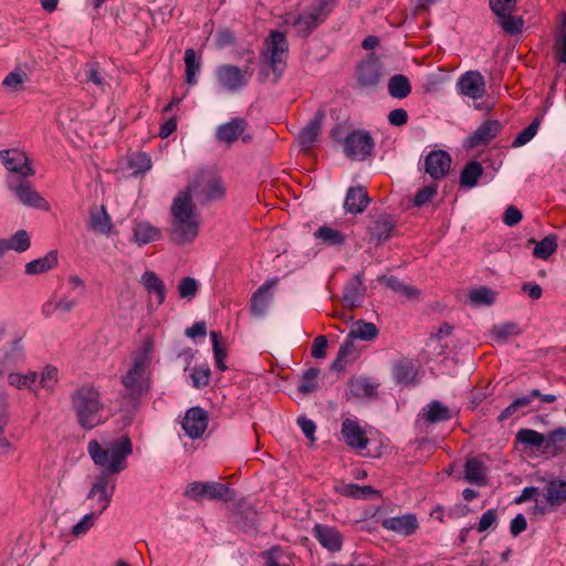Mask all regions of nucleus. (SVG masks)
Returning <instances> with one entry per match:
<instances>
[{
  "instance_id": "nucleus-41",
  "label": "nucleus",
  "mask_w": 566,
  "mask_h": 566,
  "mask_svg": "<svg viewBox=\"0 0 566 566\" xmlns=\"http://www.w3.org/2000/svg\"><path fill=\"white\" fill-rule=\"evenodd\" d=\"M57 264V252L50 251L44 256L35 259L25 264L28 275H38L48 272Z\"/></svg>"
},
{
  "instance_id": "nucleus-62",
  "label": "nucleus",
  "mask_w": 566,
  "mask_h": 566,
  "mask_svg": "<svg viewBox=\"0 0 566 566\" xmlns=\"http://www.w3.org/2000/svg\"><path fill=\"white\" fill-rule=\"evenodd\" d=\"M491 11L496 15L513 12L516 8V0H489Z\"/></svg>"
},
{
  "instance_id": "nucleus-63",
  "label": "nucleus",
  "mask_w": 566,
  "mask_h": 566,
  "mask_svg": "<svg viewBox=\"0 0 566 566\" xmlns=\"http://www.w3.org/2000/svg\"><path fill=\"white\" fill-rule=\"evenodd\" d=\"M224 188L219 179H212L206 187L207 200H220L224 196Z\"/></svg>"
},
{
  "instance_id": "nucleus-11",
  "label": "nucleus",
  "mask_w": 566,
  "mask_h": 566,
  "mask_svg": "<svg viewBox=\"0 0 566 566\" xmlns=\"http://www.w3.org/2000/svg\"><path fill=\"white\" fill-rule=\"evenodd\" d=\"M216 78L218 83L230 92H237L245 87L250 82L248 71H241V67L233 64H221L216 69Z\"/></svg>"
},
{
  "instance_id": "nucleus-6",
  "label": "nucleus",
  "mask_w": 566,
  "mask_h": 566,
  "mask_svg": "<svg viewBox=\"0 0 566 566\" xmlns=\"http://www.w3.org/2000/svg\"><path fill=\"white\" fill-rule=\"evenodd\" d=\"M184 495L193 501H201L203 496L213 501H223L226 503L234 500V491L228 485L210 481V482H191L188 484Z\"/></svg>"
},
{
  "instance_id": "nucleus-18",
  "label": "nucleus",
  "mask_w": 566,
  "mask_h": 566,
  "mask_svg": "<svg viewBox=\"0 0 566 566\" xmlns=\"http://www.w3.org/2000/svg\"><path fill=\"white\" fill-rule=\"evenodd\" d=\"M451 163V156L446 150H432L424 159V171L433 180H440L448 175Z\"/></svg>"
},
{
  "instance_id": "nucleus-32",
  "label": "nucleus",
  "mask_w": 566,
  "mask_h": 566,
  "mask_svg": "<svg viewBox=\"0 0 566 566\" xmlns=\"http://www.w3.org/2000/svg\"><path fill=\"white\" fill-rule=\"evenodd\" d=\"M30 245L31 240L28 232L23 229L18 230L9 239H0V258L10 250H14L18 253L25 252Z\"/></svg>"
},
{
  "instance_id": "nucleus-13",
  "label": "nucleus",
  "mask_w": 566,
  "mask_h": 566,
  "mask_svg": "<svg viewBox=\"0 0 566 566\" xmlns=\"http://www.w3.org/2000/svg\"><path fill=\"white\" fill-rule=\"evenodd\" d=\"M312 535L323 548L332 554L338 553L343 548L344 536L334 526L316 523L312 530Z\"/></svg>"
},
{
  "instance_id": "nucleus-42",
  "label": "nucleus",
  "mask_w": 566,
  "mask_h": 566,
  "mask_svg": "<svg viewBox=\"0 0 566 566\" xmlns=\"http://www.w3.org/2000/svg\"><path fill=\"white\" fill-rule=\"evenodd\" d=\"M559 30L553 48L554 59L562 64H566V11L558 14Z\"/></svg>"
},
{
  "instance_id": "nucleus-16",
  "label": "nucleus",
  "mask_w": 566,
  "mask_h": 566,
  "mask_svg": "<svg viewBox=\"0 0 566 566\" xmlns=\"http://www.w3.org/2000/svg\"><path fill=\"white\" fill-rule=\"evenodd\" d=\"M208 422L209 418L207 411L197 406L186 411L181 426L189 438L198 439L205 433Z\"/></svg>"
},
{
  "instance_id": "nucleus-40",
  "label": "nucleus",
  "mask_w": 566,
  "mask_h": 566,
  "mask_svg": "<svg viewBox=\"0 0 566 566\" xmlns=\"http://www.w3.org/2000/svg\"><path fill=\"white\" fill-rule=\"evenodd\" d=\"M464 479L467 482L476 485L485 484V467L478 458H470L464 463Z\"/></svg>"
},
{
  "instance_id": "nucleus-36",
  "label": "nucleus",
  "mask_w": 566,
  "mask_h": 566,
  "mask_svg": "<svg viewBox=\"0 0 566 566\" xmlns=\"http://www.w3.org/2000/svg\"><path fill=\"white\" fill-rule=\"evenodd\" d=\"M240 505L237 506V510L232 514L233 523L244 533H251L256 531L258 524V513L253 507H247L245 510H240Z\"/></svg>"
},
{
  "instance_id": "nucleus-46",
  "label": "nucleus",
  "mask_w": 566,
  "mask_h": 566,
  "mask_svg": "<svg viewBox=\"0 0 566 566\" xmlns=\"http://www.w3.org/2000/svg\"><path fill=\"white\" fill-rule=\"evenodd\" d=\"M348 334L350 335V338H354L355 340L361 339L365 342H370L378 336L379 329L374 323L358 319L355 322L354 327Z\"/></svg>"
},
{
  "instance_id": "nucleus-35",
  "label": "nucleus",
  "mask_w": 566,
  "mask_h": 566,
  "mask_svg": "<svg viewBox=\"0 0 566 566\" xmlns=\"http://www.w3.org/2000/svg\"><path fill=\"white\" fill-rule=\"evenodd\" d=\"M140 283L149 294H155L157 296L159 305L165 302L167 293L166 285L154 271H145L140 277Z\"/></svg>"
},
{
  "instance_id": "nucleus-56",
  "label": "nucleus",
  "mask_w": 566,
  "mask_h": 566,
  "mask_svg": "<svg viewBox=\"0 0 566 566\" xmlns=\"http://www.w3.org/2000/svg\"><path fill=\"white\" fill-rule=\"evenodd\" d=\"M522 333L518 324L505 322L492 327V334L499 342L506 343L510 336H517Z\"/></svg>"
},
{
  "instance_id": "nucleus-5",
  "label": "nucleus",
  "mask_w": 566,
  "mask_h": 566,
  "mask_svg": "<svg viewBox=\"0 0 566 566\" xmlns=\"http://www.w3.org/2000/svg\"><path fill=\"white\" fill-rule=\"evenodd\" d=\"M151 348L150 342L144 343L140 350L133 357L132 367L122 376V384L127 390L128 397L135 401L147 395L150 389L147 369L150 365Z\"/></svg>"
},
{
  "instance_id": "nucleus-60",
  "label": "nucleus",
  "mask_w": 566,
  "mask_h": 566,
  "mask_svg": "<svg viewBox=\"0 0 566 566\" xmlns=\"http://www.w3.org/2000/svg\"><path fill=\"white\" fill-rule=\"evenodd\" d=\"M314 3L308 8L312 12L319 15L325 21L329 14L334 11L338 0H313Z\"/></svg>"
},
{
  "instance_id": "nucleus-58",
  "label": "nucleus",
  "mask_w": 566,
  "mask_h": 566,
  "mask_svg": "<svg viewBox=\"0 0 566 566\" xmlns=\"http://www.w3.org/2000/svg\"><path fill=\"white\" fill-rule=\"evenodd\" d=\"M190 377L195 388L201 389L207 387L211 377L210 367L207 364L202 366H195L191 370Z\"/></svg>"
},
{
  "instance_id": "nucleus-27",
  "label": "nucleus",
  "mask_w": 566,
  "mask_h": 566,
  "mask_svg": "<svg viewBox=\"0 0 566 566\" xmlns=\"http://www.w3.org/2000/svg\"><path fill=\"white\" fill-rule=\"evenodd\" d=\"M324 22V19L308 10L295 15L291 24L296 29V36L307 39Z\"/></svg>"
},
{
  "instance_id": "nucleus-3",
  "label": "nucleus",
  "mask_w": 566,
  "mask_h": 566,
  "mask_svg": "<svg viewBox=\"0 0 566 566\" xmlns=\"http://www.w3.org/2000/svg\"><path fill=\"white\" fill-rule=\"evenodd\" d=\"M193 211L195 205L192 203L190 191L187 189L179 192L171 205L174 219L170 229V240L174 243L184 245L191 243L197 238L199 223L195 219Z\"/></svg>"
},
{
  "instance_id": "nucleus-7",
  "label": "nucleus",
  "mask_w": 566,
  "mask_h": 566,
  "mask_svg": "<svg viewBox=\"0 0 566 566\" xmlns=\"http://www.w3.org/2000/svg\"><path fill=\"white\" fill-rule=\"evenodd\" d=\"M375 146V139L370 132L354 129L347 133L343 151L350 159L366 160L374 155Z\"/></svg>"
},
{
  "instance_id": "nucleus-44",
  "label": "nucleus",
  "mask_w": 566,
  "mask_h": 566,
  "mask_svg": "<svg viewBox=\"0 0 566 566\" xmlns=\"http://www.w3.org/2000/svg\"><path fill=\"white\" fill-rule=\"evenodd\" d=\"M411 90V83L403 74H395L388 81V93L394 98H406Z\"/></svg>"
},
{
  "instance_id": "nucleus-33",
  "label": "nucleus",
  "mask_w": 566,
  "mask_h": 566,
  "mask_svg": "<svg viewBox=\"0 0 566 566\" xmlns=\"http://www.w3.org/2000/svg\"><path fill=\"white\" fill-rule=\"evenodd\" d=\"M24 360V350L22 345V337H17L12 340L10 349L4 353L0 361V375L18 366Z\"/></svg>"
},
{
  "instance_id": "nucleus-15",
  "label": "nucleus",
  "mask_w": 566,
  "mask_h": 566,
  "mask_svg": "<svg viewBox=\"0 0 566 566\" xmlns=\"http://www.w3.org/2000/svg\"><path fill=\"white\" fill-rule=\"evenodd\" d=\"M397 227V220L391 214H380L370 221L367 232L370 241H376V244H381L389 241Z\"/></svg>"
},
{
  "instance_id": "nucleus-24",
  "label": "nucleus",
  "mask_w": 566,
  "mask_h": 566,
  "mask_svg": "<svg viewBox=\"0 0 566 566\" xmlns=\"http://www.w3.org/2000/svg\"><path fill=\"white\" fill-rule=\"evenodd\" d=\"M342 436L350 448L363 450L368 444L366 432L357 421L345 419L342 423Z\"/></svg>"
},
{
  "instance_id": "nucleus-52",
  "label": "nucleus",
  "mask_w": 566,
  "mask_h": 566,
  "mask_svg": "<svg viewBox=\"0 0 566 566\" xmlns=\"http://www.w3.org/2000/svg\"><path fill=\"white\" fill-rule=\"evenodd\" d=\"M541 122H542V115H537L532 120V123L527 127H525L515 137V139L512 143V147L518 148V147H522V146L526 145L528 142H531L535 137V135H536V133H537V130L539 128Z\"/></svg>"
},
{
  "instance_id": "nucleus-51",
  "label": "nucleus",
  "mask_w": 566,
  "mask_h": 566,
  "mask_svg": "<svg viewBox=\"0 0 566 566\" xmlns=\"http://www.w3.org/2000/svg\"><path fill=\"white\" fill-rule=\"evenodd\" d=\"M469 298L473 305L490 306L495 303L496 292L491 287L480 286L470 291Z\"/></svg>"
},
{
  "instance_id": "nucleus-59",
  "label": "nucleus",
  "mask_w": 566,
  "mask_h": 566,
  "mask_svg": "<svg viewBox=\"0 0 566 566\" xmlns=\"http://www.w3.org/2000/svg\"><path fill=\"white\" fill-rule=\"evenodd\" d=\"M438 186L436 184H430L417 190L412 198V206L421 208L437 195Z\"/></svg>"
},
{
  "instance_id": "nucleus-4",
  "label": "nucleus",
  "mask_w": 566,
  "mask_h": 566,
  "mask_svg": "<svg viewBox=\"0 0 566 566\" xmlns=\"http://www.w3.org/2000/svg\"><path fill=\"white\" fill-rule=\"evenodd\" d=\"M268 51L261 52L264 64L258 73L260 83H265L270 71L273 73V83H277L286 69V56L289 53V42L286 34L281 31L272 30L266 40Z\"/></svg>"
},
{
  "instance_id": "nucleus-39",
  "label": "nucleus",
  "mask_w": 566,
  "mask_h": 566,
  "mask_svg": "<svg viewBox=\"0 0 566 566\" xmlns=\"http://www.w3.org/2000/svg\"><path fill=\"white\" fill-rule=\"evenodd\" d=\"M484 172L483 166L476 160H470L465 164L460 174V187L473 188Z\"/></svg>"
},
{
  "instance_id": "nucleus-55",
  "label": "nucleus",
  "mask_w": 566,
  "mask_h": 566,
  "mask_svg": "<svg viewBox=\"0 0 566 566\" xmlns=\"http://www.w3.org/2000/svg\"><path fill=\"white\" fill-rule=\"evenodd\" d=\"M515 439L522 444L535 447L537 449H541L545 442V436L533 429H520Z\"/></svg>"
},
{
  "instance_id": "nucleus-45",
  "label": "nucleus",
  "mask_w": 566,
  "mask_h": 566,
  "mask_svg": "<svg viewBox=\"0 0 566 566\" xmlns=\"http://www.w3.org/2000/svg\"><path fill=\"white\" fill-rule=\"evenodd\" d=\"M314 237L317 240H321L323 244L328 247H340L346 242V235L336 229H333L328 226L319 227L315 232Z\"/></svg>"
},
{
  "instance_id": "nucleus-50",
  "label": "nucleus",
  "mask_w": 566,
  "mask_h": 566,
  "mask_svg": "<svg viewBox=\"0 0 566 566\" xmlns=\"http://www.w3.org/2000/svg\"><path fill=\"white\" fill-rule=\"evenodd\" d=\"M261 557L264 560V566H291L289 556L279 545H274L268 551L262 552Z\"/></svg>"
},
{
  "instance_id": "nucleus-14",
  "label": "nucleus",
  "mask_w": 566,
  "mask_h": 566,
  "mask_svg": "<svg viewBox=\"0 0 566 566\" xmlns=\"http://www.w3.org/2000/svg\"><path fill=\"white\" fill-rule=\"evenodd\" d=\"M277 279H270L262 284L251 296L249 311L253 317L262 318L273 302L271 289L276 285Z\"/></svg>"
},
{
  "instance_id": "nucleus-23",
  "label": "nucleus",
  "mask_w": 566,
  "mask_h": 566,
  "mask_svg": "<svg viewBox=\"0 0 566 566\" xmlns=\"http://www.w3.org/2000/svg\"><path fill=\"white\" fill-rule=\"evenodd\" d=\"M325 116V112L323 109H318L306 126L301 129L298 134V143L303 149L308 150L316 143Z\"/></svg>"
},
{
  "instance_id": "nucleus-28",
  "label": "nucleus",
  "mask_w": 566,
  "mask_h": 566,
  "mask_svg": "<svg viewBox=\"0 0 566 566\" xmlns=\"http://www.w3.org/2000/svg\"><path fill=\"white\" fill-rule=\"evenodd\" d=\"M248 126V122L242 117H234L230 122L218 126L216 138L218 142L232 144L238 140Z\"/></svg>"
},
{
  "instance_id": "nucleus-57",
  "label": "nucleus",
  "mask_w": 566,
  "mask_h": 566,
  "mask_svg": "<svg viewBox=\"0 0 566 566\" xmlns=\"http://www.w3.org/2000/svg\"><path fill=\"white\" fill-rule=\"evenodd\" d=\"M129 167L134 169L133 175H144L151 169V158L146 153L135 154L128 161Z\"/></svg>"
},
{
  "instance_id": "nucleus-38",
  "label": "nucleus",
  "mask_w": 566,
  "mask_h": 566,
  "mask_svg": "<svg viewBox=\"0 0 566 566\" xmlns=\"http://www.w3.org/2000/svg\"><path fill=\"white\" fill-rule=\"evenodd\" d=\"M338 492L344 496L359 500H370L381 496L379 490H376L370 485H358L355 483L343 485L340 489H338Z\"/></svg>"
},
{
  "instance_id": "nucleus-20",
  "label": "nucleus",
  "mask_w": 566,
  "mask_h": 566,
  "mask_svg": "<svg viewBox=\"0 0 566 566\" xmlns=\"http://www.w3.org/2000/svg\"><path fill=\"white\" fill-rule=\"evenodd\" d=\"M382 75V66L378 59L363 61L357 67V82L363 87L378 85Z\"/></svg>"
},
{
  "instance_id": "nucleus-17",
  "label": "nucleus",
  "mask_w": 566,
  "mask_h": 566,
  "mask_svg": "<svg viewBox=\"0 0 566 566\" xmlns=\"http://www.w3.org/2000/svg\"><path fill=\"white\" fill-rule=\"evenodd\" d=\"M457 90L472 99L482 98L485 94L484 77L479 71H468L459 77Z\"/></svg>"
},
{
  "instance_id": "nucleus-53",
  "label": "nucleus",
  "mask_w": 566,
  "mask_h": 566,
  "mask_svg": "<svg viewBox=\"0 0 566 566\" xmlns=\"http://www.w3.org/2000/svg\"><path fill=\"white\" fill-rule=\"evenodd\" d=\"M220 336L221 334L219 332L210 333L216 366L220 371H226L228 370V366L224 364V360L228 356V353L227 348L220 343Z\"/></svg>"
},
{
  "instance_id": "nucleus-64",
  "label": "nucleus",
  "mask_w": 566,
  "mask_h": 566,
  "mask_svg": "<svg viewBox=\"0 0 566 566\" xmlns=\"http://www.w3.org/2000/svg\"><path fill=\"white\" fill-rule=\"evenodd\" d=\"M497 520V512L495 509H490L485 513L482 514L480 517V521L476 525V531L479 533L485 532L488 528H490L492 525L496 523Z\"/></svg>"
},
{
  "instance_id": "nucleus-61",
  "label": "nucleus",
  "mask_w": 566,
  "mask_h": 566,
  "mask_svg": "<svg viewBox=\"0 0 566 566\" xmlns=\"http://www.w3.org/2000/svg\"><path fill=\"white\" fill-rule=\"evenodd\" d=\"M198 292V283L193 277L186 276L178 284V293L181 298L192 300Z\"/></svg>"
},
{
  "instance_id": "nucleus-48",
  "label": "nucleus",
  "mask_w": 566,
  "mask_h": 566,
  "mask_svg": "<svg viewBox=\"0 0 566 566\" xmlns=\"http://www.w3.org/2000/svg\"><path fill=\"white\" fill-rule=\"evenodd\" d=\"M497 23L509 35H517L522 33L524 27V20L522 17L513 15L512 12L503 13L499 15Z\"/></svg>"
},
{
  "instance_id": "nucleus-49",
  "label": "nucleus",
  "mask_w": 566,
  "mask_h": 566,
  "mask_svg": "<svg viewBox=\"0 0 566 566\" xmlns=\"http://www.w3.org/2000/svg\"><path fill=\"white\" fill-rule=\"evenodd\" d=\"M184 61L186 64V83L188 85L197 84V74L200 71V61L192 48H189L185 51Z\"/></svg>"
},
{
  "instance_id": "nucleus-21",
  "label": "nucleus",
  "mask_w": 566,
  "mask_h": 566,
  "mask_svg": "<svg viewBox=\"0 0 566 566\" xmlns=\"http://www.w3.org/2000/svg\"><path fill=\"white\" fill-rule=\"evenodd\" d=\"M381 526L387 531H391L403 536H410L418 530L419 524L415 514L407 513L400 516L384 518Z\"/></svg>"
},
{
  "instance_id": "nucleus-37",
  "label": "nucleus",
  "mask_w": 566,
  "mask_h": 566,
  "mask_svg": "<svg viewBox=\"0 0 566 566\" xmlns=\"http://www.w3.org/2000/svg\"><path fill=\"white\" fill-rule=\"evenodd\" d=\"M566 441V428L559 427L553 431H549L548 434L545 436V442L542 446V452L546 457H555L562 452L563 448L559 443Z\"/></svg>"
},
{
  "instance_id": "nucleus-12",
  "label": "nucleus",
  "mask_w": 566,
  "mask_h": 566,
  "mask_svg": "<svg viewBox=\"0 0 566 566\" xmlns=\"http://www.w3.org/2000/svg\"><path fill=\"white\" fill-rule=\"evenodd\" d=\"M503 129V124L493 118L485 119L473 133H471L463 142V146L468 149L486 146Z\"/></svg>"
},
{
  "instance_id": "nucleus-9",
  "label": "nucleus",
  "mask_w": 566,
  "mask_h": 566,
  "mask_svg": "<svg viewBox=\"0 0 566 566\" xmlns=\"http://www.w3.org/2000/svg\"><path fill=\"white\" fill-rule=\"evenodd\" d=\"M541 497L546 501V505L542 506V515L556 511L566 501V481L560 478L543 479Z\"/></svg>"
},
{
  "instance_id": "nucleus-29",
  "label": "nucleus",
  "mask_w": 566,
  "mask_h": 566,
  "mask_svg": "<svg viewBox=\"0 0 566 566\" xmlns=\"http://www.w3.org/2000/svg\"><path fill=\"white\" fill-rule=\"evenodd\" d=\"M378 385L367 378H352L347 384L346 396L350 398H376Z\"/></svg>"
},
{
  "instance_id": "nucleus-25",
  "label": "nucleus",
  "mask_w": 566,
  "mask_h": 566,
  "mask_svg": "<svg viewBox=\"0 0 566 566\" xmlns=\"http://www.w3.org/2000/svg\"><path fill=\"white\" fill-rule=\"evenodd\" d=\"M87 227L97 234L109 235L113 232L114 224L105 206H95L90 209Z\"/></svg>"
},
{
  "instance_id": "nucleus-54",
  "label": "nucleus",
  "mask_w": 566,
  "mask_h": 566,
  "mask_svg": "<svg viewBox=\"0 0 566 566\" xmlns=\"http://www.w3.org/2000/svg\"><path fill=\"white\" fill-rule=\"evenodd\" d=\"M96 499H98V495H95ZM98 510L95 512H90L85 514L73 527H72V534L74 536H80L86 534L94 525L96 518L102 514L99 513L102 504L96 500Z\"/></svg>"
},
{
  "instance_id": "nucleus-47",
  "label": "nucleus",
  "mask_w": 566,
  "mask_h": 566,
  "mask_svg": "<svg viewBox=\"0 0 566 566\" xmlns=\"http://www.w3.org/2000/svg\"><path fill=\"white\" fill-rule=\"evenodd\" d=\"M321 374L319 368L311 367L304 370L300 385L297 386V391L302 395H307L316 391L319 388L318 385V376Z\"/></svg>"
},
{
  "instance_id": "nucleus-43",
  "label": "nucleus",
  "mask_w": 566,
  "mask_h": 566,
  "mask_svg": "<svg viewBox=\"0 0 566 566\" xmlns=\"http://www.w3.org/2000/svg\"><path fill=\"white\" fill-rule=\"evenodd\" d=\"M528 244H535L533 255L536 259L547 260L557 249V237L555 234H548L539 241L530 239Z\"/></svg>"
},
{
  "instance_id": "nucleus-10",
  "label": "nucleus",
  "mask_w": 566,
  "mask_h": 566,
  "mask_svg": "<svg viewBox=\"0 0 566 566\" xmlns=\"http://www.w3.org/2000/svg\"><path fill=\"white\" fill-rule=\"evenodd\" d=\"M0 161L8 171L17 174V178H27L35 174L29 157L18 148L0 150Z\"/></svg>"
},
{
  "instance_id": "nucleus-1",
  "label": "nucleus",
  "mask_w": 566,
  "mask_h": 566,
  "mask_svg": "<svg viewBox=\"0 0 566 566\" xmlns=\"http://www.w3.org/2000/svg\"><path fill=\"white\" fill-rule=\"evenodd\" d=\"M87 452L94 464L104 468L88 491L86 499H95L102 504L99 513L107 510L112 502L115 484L108 491L109 476L116 475L127 469V458L133 453V442L127 434L112 439L102 446L97 440H91L87 444Z\"/></svg>"
},
{
  "instance_id": "nucleus-34",
  "label": "nucleus",
  "mask_w": 566,
  "mask_h": 566,
  "mask_svg": "<svg viewBox=\"0 0 566 566\" xmlns=\"http://www.w3.org/2000/svg\"><path fill=\"white\" fill-rule=\"evenodd\" d=\"M161 238L159 228L151 226L149 222H138L133 229L132 241L138 245L148 244L158 241Z\"/></svg>"
},
{
  "instance_id": "nucleus-22",
  "label": "nucleus",
  "mask_w": 566,
  "mask_h": 566,
  "mask_svg": "<svg viewBox=\"0 0 566 566\" xmlns=\"http://www.w3.org/2000/svg\"><path fill=\"white\" fill-rule=\"evenodd\" d=\"M369 202L366 187L356 186L347 189L343 207L347 213L359 214L365 211Z\"/></svg>"
},
{
  "instance_id": "nucleus-19",
  "label": "nucleus",
  "mask_w": 566,
  "mask_h": 566,
  "mask_svg": "<svg viewBox=\"0 0 566 566\" xmlns=\"http://www.w3.org/2000/svg\"><path fill=\"white\" fill-rule=\"evenodd\" d=\"M391 373L397 385L408 387L418 384L419 366L410 358L403 357L397 360L392 366Z\"/></svg>"
},
{
  "instance_id": "nucleus-2",
  "label": "nucleus",
  "mask_w": 566,
  "mask_h": 566,
  "mask_svg": "<svg viewBox=\"0 0 566 566\" xmlns=\"http://www.w3.org/2000/svg\"><path fill=\"white\" fill-rule=\"evenodd\" d=\"M71 408L77 424L84 430H92L105 422V405L99 390L93 385H82L70 395Z\"/></svg>"
},
{
  "instance_id": "nucleus-26",
  "label": "nucleus",
  "mask_w": 566,
  "mask_h": 566,
  "mask_svg": "<svg viewBox=\"0 0 566 566\" xmlns=\"http://www.w3.org/2000/svg\"><path fill=\"white\" fill-rule=\"evenodd\" d=\"M365 293L366 286L364 285V275L359 272L344 285L343 300L350 310H354L360 305Z\"/></svg>"
},
{
  "instance_id": "nucleus-8",
  "label": "nucleus",
  "mask_w": 566,
  "mask_h": 566,
  "mask_svg": "<svg viewBox=\"0 0 566 566\" xmlns=\"http://www.w3.org/2000/svg\"><path fill=\"white\" fill-rule=\"evenodd\" d=\"M6 182L15 198L24 206L42 210L48 209V201L41 197L27 178L8 177Z\"/></svg>"
},
{
  "instance_id": "nucleus-30",
  "label": "nucleus",
  "mask_w": 566,
  "mask_h": 566,
  "mask_svg": "<svg viewBox=\"0 0 566 566\" xmlns=\"http://www.w3.org/2000/svg\"><path fill=\"white\" fill-rule=\"evenodd\" d=\"M422 418L429 424L446 422L452 419V411L440 400H431L422 408Z\"/></svg>"
},
{
  "instance_id": "nucleus-31",
  "label": "nucleus",
  "mask_w": 566,
  "mask_h": 566,
  "mask_svg": "<svg viewBox=\"0 0 566 566\" xmlns=\"http://www.w3.org/2000/svg\"><path fill=\"white\" fill-rule=\"evenodd\" d=\"M356 356L357 350L355 346V339L350 338V335L347 334L338 349L335 359L331 364V370L343 371L348 361L354 360Z\"/></svg>"
}]
</instances>
